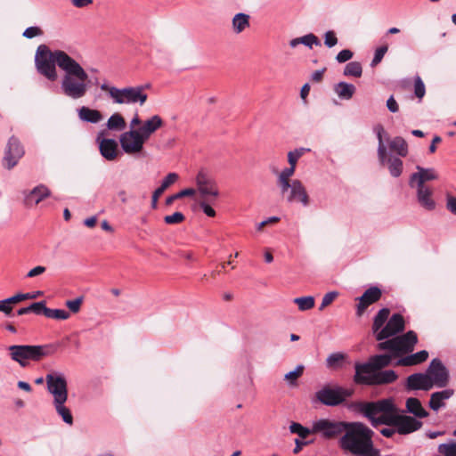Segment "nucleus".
Listing matches in <instances>:
<instances>
[{
	"label": "nucleus",
	"mask_w": 456,
	"mask_h": 456,
	"mask_svg": "<svg viewBox=\"0 0 456 456\" xmlns=\"http://www.w3.org/2000/svg\"><path fill=\"white\" fill-rule=\"evenodd\" d=\"M249 25V15L246 13L239 12L232 19V28L237 34L241 33Z\"/></svg>",
	"instance_id": "e433bc0d"
},
{
	"label": "nucleus",
	"mask_w": 456,
	"mask_h": 456,
	"mask_svg": "<svg viewBox=\"0 0 456 456\" xmlns=\"http://www.w3.org/2000/svg\"><path fill=\"white\" fill-rule=\"evenodd\" d=\"M354 370H355V373L354 375V382L356 385L370 387L375 370L371 367L370 362H362V363L355 362Z\"/></svg>",
	"instance_id": "a211bd4d"
},
{
	"label": "nucleus",
	"mask_w": 456,
	"mask_h": 456,
	"mask_svg": "<svg viewBox=\"0 0 456 456\" xmlns=\"http://www.w3.org/2000/svg\"><path fill=\"white\" fill-rule=\"evenodd\" d=\"M439 452L444 456H456V443L440 444Z\"/></svg>",
	"instance_id": "8fccbe9b"
},
{
	"label": "nucleus",
	"mask_w": 456,
	"mask_h": 456,
	"mask_svg": "<svg viewBox=\"0 0 456 456\" xmlns=\"http://www.w3.org/2000/svg\"><path fill=\"white\" fill-rule=\"evenodd\" d=\"M119 142L125 153L135 155L142 151L146 141L136 129H131L120 134Z\"/></svg>",
	"instance_id": "9d476101"
},
{
	"label": "nucleus",
	"mask_w": 456,
	"mask_h": 456,
	"mask_svg": "<svg viewBox=\"0 0 456 456\" xmlns=\"http://www.w3.org/2000/svg\"><path fill=\"white\" fill-rule=\"evenodd\" d=\"M325 71H326V68L314 71L311 76L312 81L315 82V83L322 82L323 79V75H324Z\"/></svg>",
	"instance_id": "774afa93"
},
{
	"label": "nucleus",
	"mask_w": 456,
	"mask_h": 456,
	"mask_svg": "<svg viewBox=\"0 0 456 456\" xmlns=\"http://www.w3.org/2000/svg\"><path fill=\"white\" fill-rule=\"evenodd\" d=\"M23 37L26 38H33L35 37L42 36L43 30L39 27L32 26L27 28L23 32Z\"/></svg>",
	"instance_id": "6e6d98bb"
},
{
	"label": "nucleus",
	"mask_w": 456,
	"mask_h": 456,
	"mask_svg": "<svg viewBox=\"0 0 456 456\" xmlns=\"http://www.w3.org/2000/svg\"><path fill=\"white\" fill-rule=\"evenodd\" d=\"M289 203H301L304 207L309 205V196L300 180L295 179L290 183L289 191L283 195Z\"/></svg>",
	"instance_id": "2eb2a0df"
},
{
	"label": "nucleus",
	"mask_w": 456,
	"mask_h": 456,
	"mask_svg": "<svg viewBox=\"0 0 456 456\" xmlns=\"http://www.w3.org/2000/svg\"><path fill=\"white\" fill-rule=\"evenodd\" d=\"M387 107L392 113H396L399 110V105L393 95H391L387 101Z\"/></svg>",
	"instance_id": "69168bd1"
},
{
	"label": "nucleus",
	"mask_w": 456,
	"mask_h": 456,
	"mask_svg": "<svg viewBox=\"0 0 456 456\" xmlns=\"http://www.w3.org/2000/svg\"><path fill=\"white\" fill-rule=\"evenodd\" d=\"M198 191L202 198L219 196V191L214 180L209 178L206 173L200 171L196 176Z\"/></svg>",
	"instance_id": "dca6fc26"
},
{
	"label": "nucleus",
	"mask_w": 456,
	"mask_h": 456,
	"mask_svg": "<svg viewBox=\"0 0 456 456\" xmlns=\"http://www.w3.org/2000/svg\"><path fill=\"white\" fill-rule=\"evenodd\" d=\"M24 154L25 150L20 140L14 135L11 136L4 149V154L2 159L3 167L7 170L12 169L18 165Z\"/></svg>",
	"instance_id": "1a4fd4ad"
},
{
	"label": "nucleus",
	"mask_w": 456,
	"mask_h": 456,
	"mask_svg": "<svg viewBox=\"0 0 456 456\" xmlns=\"http://www.w3.org/2000/svg\"><path fill=\"white\" fill-rule=\"evenodd\" d=\"M164 191H165L161 187L157 188L153 191L152 196H151V207L152 209H156L158 208V200H159V197L163 194Z\"/></svg>",
	"instance_id": "e2e57ef3"
},
{
	"label": "nucleus",
	"mask_w": 456,
	"mask_h": 456,
	"mask_svg": "<svg viewBox=\"0 0 456 456\" xmlns=\"http://www.w3.org/2000/svg\"><path fill=\"white\" fill-rule=\"evenodd\" d=\"M11 357L21 367H27L28 361L39 362L43 358L55 353L53 345H13L9 346Z\"/></svg>",
	"instance_id": "20e7f679"
},
{
	"label": "nucleus",
	"mask_w": 456,
	"mask_h": 456,
	"mask_svg": "<svg viewBox=\"0 0 456 456\" xmlns=\"http://www.w3.org/2000/svg\"><path fill=\"white\" fill-rule=\"evenodd\" d=\"M23 194L24 205L27 208H32L42 202L44 200L51 197L52 192L46 185L41 183L34 187L29 191H24Z\"/></svg>",
	"instance_id": "f3484780"
},
{
	"label": "nucleus",
	"mask_w": 456,
	"mask_h": 456,
	"mask_svg": "<svg viewBox=\"0 0 456 456\" xmlns=\"http://www.w3.org/2000/svg\"><path fill=\"white\" fill-rule=\"evenodd\" d=\"M397 379L398 375L393 370H377L373 375L370 387L391 384Z\"/></svg>",
	"instance_id": "a878e982"
},
{
	"label": "nucleus",
	"mask_w": 456,
	"mask_h": 456,
	"mask_svg": "<svg viewBox=\"0 0 456 456\" xmlns=\"http://www.w3.org/2000/svg\"><path fill=\"white\" fill-rule=\"evenodd\" d=\"M392 358H395L394 355H392L391 353L389 354H376L373 356H370L368 362L371 365V367L374 369L375 371L381 370L383 368L388 366L392 361Z\"/></svg>",
	"instance_id": "7c9ffc66"
},
{
	"label": "nucleus",
	"mask_w": 456,
	"mask_h": 456,
	"mask_svg": "<svg viewBox=\"0 0 456 456\" xmlns=\"http://www.w3.org/2000/svg\"><path fill=\"white\" fill-rule=\"evenodd\" d=\"M126 126V120L120 113L112 114L107 121V127L110 130L122 131Z\"/></svg>",
	"instance_id": "4c0bfd02"
},
{
	"label": "nucleus",
	"mask_w": 456,
	"mask_h": 456,
	"mask_svg": "<svg viewBox=\"0 0 456 456\" xmlns=\"http://www.w3.org/2000/svg\"><path fill=\"white\" fill-rule=\"evenodd\" d=\"M345 355L341 353H333L330 354L326 360V363L328 367H334L336 363L344 360Z\"/></svg>",
	"instance_id": "bf43d9fd"
},
{
	"label": "nucleus",
	"mask_w": 456,
	"mask_h": 456,
	"mask_svg": "<svg viewBox=\"0 0 456 456\" xmlns=\"http://www.w3.org/2000/svg\"><path fill=\"white\" fill-rule=\"evenodd\" d=\"M35 65L37 71L51 82L58 78L56 66L63 72L61 83L62 93L71 98L79 99L86 95L89 83L88 75L84 68L62 50L51 51L45 45H40L36 52Z\"/></svg>",
	"instance_id": "f257e3e1"
},
{
	"label": "nucleus",
	"mask_w": 456,
	"mask_h": 456,
	"mask_svg": "<svg viewBox=\"0 0 456 456\" xmlns=\"http://www.w3.org/2000/svg\"><path fill=\"white\" fill-rule=\"evenodd\" d=\"M417 343V334L413 330H409L403 335L395 336L390 339L379 342L378 349L388 351L395 357H401L403 354L411 353Z\"/></svg>",
	"instance_id": "423d86ee"
},
{
	"label": "nucleus",
	"mask_w": 456,
	"mask_h": 456,
	"mask_svg": "<svg viewBox=\"0 0 456 456\" xmlns=\"http://www.w3.org/2000/svg\"><path fill=\"white\" fill-rule=\"evenodd\" d=\"M446 208L453 215H456V197L452 195L446 196Z\"/></svg>",
	"instance_id": "0e129e2a"
},
{
	"label": "nucleus",
	"mask_w": 456,
	"mask_h": 456,
	"mask_svg": "<svg viewBox=\"0 0 456 456\" xmlns=\"http://www.w3.org/2000/svg\"><path fill=\"white\" fill-rule=\"evenodd\" d=\"M388 51V45H383L379 47H378L376 50H375V53H374V57L370 62V66L372 68L376 67L379 63L381 62L384 55L387 53V52Z\"/></svg>",
	"instance_id": "a18cd8bd"
},
{
	"label": "nucleus",
	"mask_w": 456,
	"mask_h": 456,
	"mask_svg": "<svg viewBox=\"0 0 456 456\" xmlns=\"http://www.w3.org/2000/svg\"><path fill=\"white\" fill-rule=\"evenodd\" d=\"M382 297V290L378 286H370L363 294L357 298L355 314L357 317L362 316L366 309L372 304L377 303Z\"/></svg>",
	"instance_id": "4468645a"
},
{
	"label": "nucleus",
	"mask_w": 456,
	"mask_h": 456,
	"mask_svg": "<svg viewBox=\"0 0 456 456\" xmlns=\"http://www.w3.org/2000/svg\"><path fill=\"white\" fill-rule=\"evenodd\" d=\"M351 391L342 387L329 386L323 387L315 393L316 399L326 406H338L341 404L346 397L351 396Z\"/></svg>",
	"instance_id": "6e6552de"
},
{
	"label": "nucleus",
	"mask_w": 456,
	"mask_h": 456,
	"mask_svg": "<svg viewBox=\"0 0 456 456\" xmlns=\"http://www.w3.org/2000/svg\"><path fill=\"white\" fill-rule=\"evenodd\" d=\"M209 203H214V201L211 199H209L208 197L204 198V200L200 202V207L202 209V211L204 212V214H206L209 217H214V216H216V213L215 209L210 206Z\"/></svg>",
	"instance_id": "49530a36"
},
{
	"label": "nucleus",
	"mask_w": 456,
	"mask_h": 456,
	"mask_svg": "<svg viewBox=\"0 0 456 456\" xmlns=\"http://www.w3.org/2000/svg\"><path fill=\"white\" fill-rule=\"evenodd\" d=\"M99 142V149L102 156L108 160H113L117 157L118 142L114 139H102L97 137Z\"/></svg>",
	"instance_id": "4be33fe9"
},
{
	"label": "nucleus",
	"mask_w": 456,
	"mask_h": 456,
	"mask_svg": "<svg viewBox=\"0 0 456 456\" xmlns=\"http://www.w3.org/2000/svg\"><path fill=\"white\" fill-rule=\"evenodd\" d=\"M374 432L362 422H347L339 447L356 456H381L373 445Z\"/></svg>",
	"instance_id": "7ed1b4c3"
},
{
	"label": "nucleus",
	"mask_w": 456,
	"mask_h": 456,
	"mask_svg": "<svg viewBox=\"0 0 456 456\" xmlns=\"http://www.w3.org/2000/svg\"><path fill=\"white\" fill-rule=\"evenodd\" d=\"M47 389L53 395V402L67 401L68 385L65 377L61 373H49L45 377Z\"/></svg>",
	"instance_id": "9b49d317"
},
{
	"label": "nucleus",
	"mask_w": 456,
	"mask_h": 456,
	"mask_svg": "<svg viewBox=\"0 0 456 456\" xmlns=\"http://www.w3.org/2000/svg\"><path fill=\"white\" fill-rule=\"evenodd\" d=\"M304 371V366L298 365L297 368L285 375V379L289 380L291 384H295L294 381L297 380Z\"/></svg>",
	"instance_id": "3c124183"
},
{
	"label": "nucleus",
	"mask_w": 456,
	"mask_h": 456,
	"mask_svg": "<svg viewBox=\"0 0 456 456\" xmlns=\"http://www.w3.org/2000/svg\"><path fill=\"white\" fill-rule=\"evenodd\" d=\"M289 431L292 434H297L299 439H305L310 434H314L312 428H305L298 422H292L289 425Z\"/></svg>",
	"instance_id": "79ce46f5"
},
{
	"label": "nucleus",
	"mask_w": 456,
	"mask_h": 456,
	"mask_svg": "<svg viewBox=\"0 0 456 456\" xmlns=\"http://www.w3.org/2000/svg\"><path fill=\"white\" fill-rule=\"evenodd\" d=\"M404 329L405 322L403 316L401 314H394L377 335V340L382 342L386 339H390L389 338L403 332Z\"/></svg>",
	"instance_id": "f8f14e48"
},
{
	"label": "nucleus",
	"mask_w": 456,
	"mask_h": 456,
	"mask_svg": "<svg viewBox=\"0 0 456 456\" xmlns=\"http://www.w3.org/2000/svg\"><path fill=\"white\" fill-rule=\"evenodd\" d=\"M66 401L61 400L53 402V404L57 413L62 418V420L69 425H72L73 417L69 409L64 405Z\"/></svg>",
	"instance_id": "58836bf2"
},
{
	"label": "nucleus",
	"mask_w": 456,
	"mask_h": 456,
	"mask_svg": "<svg viewBox=\"0 0 456 456\" xmlns=\"http://www.w3.org/2000/svg\"><path fill=\"white\" fill-rule=\"evenodd\" d=\"M294 303L297 305L300 311H306L314 306V298L312 296L296 297Z\"/></svg>",
	"instance_id": "c03bdc74"
},
{
	"label": "nucleus",
	"mask_w": 456,
	"mask_h": 456,
	"mask_svg": "<svg viewBox=\"0 0 456 456\" xmlns=\"http://www.w3.org/2000/svg\"><path fill=\"white\" fill-rule=\"evenodd\" d=\"M185 219L184 215L182 212H175L172 215L166 216L164 217V222L167 224H177L183 222Z\"/></svg>",
	"instance_id": "09e8293b"
},
{
	"label": "nucleus",
	"mask_w": 456,
	"mask_h": 456,
	"mask_svg": "<svg viewBox=\"0 0 456 456\" xmlns=\"http://www.w3.org/2000/svg\"><path fill=\"white\" fill-rule=\"evenodd\" d=\"M78 117L81 120L92 124L99 123L102 119L101 111L83 106L78 110Z\"/></svg>",
	"instance_id": "c85d7f7f"
},
{
	"label": "nucleus",
	"mask_w": 456,
	"mask_h": 456,
	"mask_svg": "<svg viewBox=\"0 0 456 456\" xmlns=\"http://www.w3.org/2000/svg\"><path fill=\"white\" fill-rule=\"evenodd\" d=\"M295 169V167L289 166V167L284 168L278 177L277 182L282 195L289 191L290 187L289 178L294 175Z\"/></svg>",
	"instance_id": "473e14b6"
},
{
	"label": "nucleus",
	"mask_w": 456,
	"mask_h": 456,
	"mask_svg": "<svg viewBox=\"0 0 456 456\" xmlns=\"http://www.w3.org/2000/svg\"><path fill=\"white\" fill-rule=\"evenodd\" d=\"M163 126V119L159 115H154L145 120L141 127L136 129L147 142L151 135Z\"/></svg>",
	"instance_id": "412c9836"
},
{
	"label": "nucleus",
	"mask_w": 456,
	"mask_h": 456,
	"mask_svg": "<svg viewBox=\"0 0 456 456\" xmlns=\"http://www.w3.org/2000/svg\"><path fill=\"white\" fill-rule=\"evenodd\" d=\"M45 302L39 301L32 303L30 305L27 306L28 314L34 313L35 314L40 315L43 314V309L45 308Z\"/></svg>",
	"instance_id": "4d7b16f0"
},
{
	"label": "nucleus",
	"mask_w": 456,
	"mask_h": 456,
	"mask_svg": "<svg viewBox=\"0 0 456 456\" xmlns=\"http://www.w3.org/2000/svg\"><path fill=\"white\" fill-rule=\"evenodd\" d=\"M178 178L179 175L176 173H169L164 177L159 187L166 191L169 186L175 183Z\"/></svg>",
	"instance_id": "603ef678"
},
{
	"label": "nucleus",
	"mask_w": 456,
	"mask_h": 456,
	"mask_svg": "<svg viewBox=\"0 0 456 456\" xmlns=\"http://www.w3.org/2000/svg\"><path fill=\"white\" fill-rule=\"evenodd\" d=\"M43 314L51 319L55 320H67L69 317V313L63 309H51L45 305Z\"/></svg>",
	"instance_id": "ea45409f"
},
{
	"label": "nucleus",
	"mask_w": 456,
	"mask_h": 456,
	"mask_svg": "<svg viewBox=\"0 0 456 456\" xmlns=\"http://www.w3.org/2000/svg\"><path fill=\"white\" fill-rule=\"evenodd\" d=\"M83 298L80 297L74 300H68L66 305L72 313H77L80 310Z\"/></svg>",
	"instance_id": "052dcab7"
},
{
	"label": "nucleus",
	"mask_w": 456,
	"mask_h": 456,
	"mask_svg": "<svg viewBox=\"0 0 456 456\" xmlns=\"http://www.w3.org/2000/svg\"><path fill=\"white\" fill-rule=\"evenodd\" d=\"M338 44V37L333 30H329L324 35V45L331 48Z\"/></svg>",
	"instance_id": "5fc2aeb1"
},
{
	"label": "nucleus",
	"mask_w": 456,
	"mask_h": 456,
	"mask_svg": "<svg viewBox=\"0 0 456 456\" xmlns=\"http://www.w3.org/2000/svg\"><path fill=\"white\" fill-rule=\"evenodd\" d=\"M354 53L349 49H344L340 51L337 56L336 60L339 63H344L353 58Z\"/></svg>",
	"instance_id": "13d9d810"
},
{
	"label": "nucleus",
	"mask_w": 456,
	"mask_h": 456,
	"mask_svg": "<svg viewBox=\"0 0 456 456\" xmlns=\"http://www.w3.org/2000/svg\"><path fill=\"white\" fill-rule=\"evenodd\" d=\"M428 358V352L427 350H421L415 354L401 357L396 362L397 366H414L426 362Z\"/></svg>",
	"instance_id": "b1692460"
},
{
	"label": "nucleus",
	"mask_w": 456,
	"mask_h": 456,
	"mask_svg": "<svg viewBox=\"0 0 456 456\" xmlns=\"http://www.w3.org/2000/svg\"><path fill=\"white\" fill-rule=\"evenodd\" d=\"M0 312L4 313L6 316H12V306L8 299L0 300Z\"/></svg>",
	"instance_id": "680f3d73"
},
{
	"label": "nucleus",
	"mask_w": 456,
	"mask_h": 456,
	"mask_svg": "<svg viewBox=\"0 0 456 456\" xmlns=\"http://www.w3.org/2000/svg\"><path fill=\"white\" fill-rule=\"evenodd\" d=\"M344 76L360 77L362 74V64L358 61L348 62L343 71Z\"/></svg>",
	"instance_id": "a19ab883"
},
{
	"label": "nucleus",
	"mask_w": 456,
	"mask_h": 456,
	"mask_svg": "<svg viewBox=\"0 0 456 456\" xmlns=\"http://www.w3.org/2000/svg\"><path fill=\"white\" fill-rule=\"evenodd\" d=\"M300 44H303L305 46L312 48L313 45H321V41L318 38V37H316L313 33H310V34L305 35L301 37L294 38V39L290 40V42H289V45L292 48H295L296 46H297Z\"/></svg>",
	"instance_id": "72a5a7b5"
},
{
	"label": "nucleus",
	"mask_w": 456,
	"mask_h": 456,
	"mask_svg": "<svg viewBox=\"0 0 456 456\" xmlns=\"http://www.w3.org/2000/svg\"><path fill=\"white\" fill-rule=\"evenodd\" d=\"M356 91L353 84L339 82L334 86V92L341 100H350Z\"/></svg>",
	"instance_id": "2f4dec72"
},
{
	"label": "nucleus",
	"mask_w": 456,
	"mask_h": 456,
	"mask_svg": "<svg viewBox=\"0 0 456 456\" xmlns=\"http://www.w3.org/2000/svg\"><path fill=\"white\" fill-rule=\"evenodd\" d=\"M432 190L428 186H417V200L419 205L427 210H434L436 202L432 199Z\"/></svg>",
	"instance_id": "5701e85b"
},
{
	"label": "nucleus",
	"mask_w": 456,
	"mask_h": 456,
	"mask_svg": "<svg viewBox=\"0 0 456 456\" xmlns=\"http://www.w3.org/2000/svg\"><path fill=\"white\" fill-rule=\"evenodd\" d=\"M418 172L413 173L410 176L409 184L411 187H414V183L417 186H426L425 183L437 179V175L433 168H424L420 166H417Z\"/></svg>",
	"instance_id": "aec40b11"
},
{
	"label": "nucleus",
	"mask_w": 456,
	"mask_h": 456,
	"mask_svg": "<svg viewBox=\"0 0 456 456\" xmlns=\"http://www.w3.org/2000/svg\"><path fill=\"white\" fill-rule=\"evenodd\" d=\"M406 411L413 414L415 417L423 419L428 416V412L422 407L420 401L415 397H410L406 400Z\"/></svg>",
	"instance_id": "cd10ccee"
},
{
	"label": "nucleus",
	"mask_w": 456,
	"mask_h": 456,
	"mask_svg": "<svg viewBox=\"0 0 456 456\" xmlns=\"http://www.w3.org/2000/svg\"><path fill=\"white\" fill-rule=\"evenodd\" d=\"M195 192H196V191L193 188L183 189V190L178 191L177 193L168 196L166 199L165 203L167 206H170L174 203L175 200L182 199L183 197L193 196L195 194Z\"/></svg>",
	"instance_id": "37998d69"
},
{
	"label": "nucleus",
	"mask_w": 456,
	"mask_h": 456,
	"mask_svg": "<svg viewBox=\"0 0 456 456\" xmlns=\"http://www.w3.org/2000/svg\"><path fill=\"white\" fill-rule=\"evenodd\" d=\"M389 147L400 157H406L408 155V144L406 141L401 136H396L391 140L389 142Z\"/></svg>",
	"instance_id": "f704fd0d"
},
{
	"label": "nucleus",
	"mask_w": 456,
	"mask_h": 456,
	"mask_svg": "<svg viewBox=\"0 0 456 456\" xmlns=\"http://www.w3.org/2000/svg\"><path fill=\"white\" fill-rule=\"evenodd\" d=\"M338 296V293L337 291H330V292L326 293L322 297V300L319 309L321 311L323 310L326 306L330 305L336 299V297Z\"/></svg>",
	"instance_id": "864d4df0"
},
{
	"label": "nucleus",
	"mask_w": 456,
	"mask_h": 456,
	"mask_svg": "<svg viewBox=\"0 0 456 456\" xmlns=\"http://www.w3.org/2000/svg\"><path fill=\"white\" fill-rule=\"evenodd\" d=\"M312 443H313V441H303V440H301L299 438H296L295 439L296 446L293 449V453H295V454L299 453L302 451L304 446L308 445V444H310Z\"/></svg>",
	"instance_id": "338daca9"
},
{
	"label": "nucleus",
	"mask_w": 456,
	"mask_h": 456,
	"mask_svg": "<svg viewBox=\"0 0 456 456\" xmlns=\"http://www.w3.org/2000/svg\"><path fill=\"white\" fill-rule=\"evenodd\" d=\"M427 374L433 380V387H444L449 382V371L442 361L438 358H435L431 361Z\"/></svg>",
	"instance_id": "ddd939ff"
},
{
	"label": "nucleus",
	"mask_w": 456,
	"mask_h": 456,
	"mask_svg": "<svg viewBox=\"0 0 456 456\" xmlns=\"http://www.w3.org/2000/svg\"><path fill=\"white\" fill-rule=\"evenodd\" d=\"M414 94L419 99H422L426 94L425 85L419 76L414 80Z\"/></svg>",
	"instance_id": "de8ad7c7"
},
{
	"label": "nucleus",
	"mask_w": 456,
	"mask_h": 456,
	"mask_svg": "<svg viewBox=\"0 0 456 456\" xmlns=\"http://www.w3.org/2000/svg\"><path fill=\"white\" fill-rule=\"evenodd\" d=\"M453 394L454 390L451 388L433 393L428 403L429 407L433 411H438L440 408L444 406V400L451 398Z\"/></svg>",
	"instance_id": "393cba45"
},
{
	"label": "nucleus",
	"mask_w": 456,
	"mask_h": 456,
	"mask_svg": "<svg viewBox=\"0 0 456 456\" xmlns=\"http://www.w3.org/2000/svg\"><path fill=\"white\" fill-rule=\"evenodd\" d=\"M374 132L376 133V135H377V138H378V141H379L378 158H379V163L382 166H384L386 159H387V148H386V146L384 144V141H383V135L386 134L385 133V129H384L382 125L378 124L374 127Z\"/></svg>",
	"instance_id": "c756f323"
},
{
	"label": "nucleus",
	"mask_w": 456,
	"mask_h": 456,
	"mask_svg": "<svg viewBox=\"0 0 456 456\" xmlns=\"http://www.w3.org/2000/svg\"><path fill=\"white\" fill-rule=\"evenodd\" d=\"M346 425V421L320 419L313 422L312 431L314 434H320L322 438L330 440L344 434Z\"/></svg>",
	"instance_id": "0eeeda50"
},
{
	"label": "nucleus",
	"mask_w": 456,
	"mask_h": 456,
	"mask_svg": "<svg viewBox=\"0 0 456 456\" xmlns=\"http://www.w3.org/2000/svg\"><path fill=\"white\" fill-rule=\"evenodd\" d=\"M100 87L102 91L108 93L113 103L116 104L139 103L142 106L148 99L147 94L144 93V86H127L124 88H118L103 83Z\"/></svg>",
	"instance_id": "39448f33"
},
{
	"label": "nucleus",
	"mask_w": 456,
	"mask_h": 456,
	"mask_svg": "<svg viewBox=\"0 0 456 456\" xmlns=\"http://www.w3.org/2000/svg\"><path fill=\"white\" fill-rule=\"evenodd\" d=\"M353 408L367 418L372 427H394L399 435L413 433L422 427V422L414 417L399 414L398 408L391 397L372 402H355Z\"/></svg>",
	"instance_id": "f03ea898"
},
{
	"label": "nucleus",
	"mask_w": 456,
	"mask_h": 456,
	"mask_svg": "<svg viewBox=\"0 0 456 456\" xmlns=\"http://www.w3.org/2000/svg\"><path fill=\"white\" fill-rule=\"evenodd\" d=\"M387 164L390 175L393 177H399L403 173V163L398 157H389L386 159L385 164Z\"/></svg>",
	"instance_id": "c9c22d12"
},
{
	"label": "nucleus",
	"mask_w": 456,
	"mask_h": 456,
	"mask_svg": "<svg viewBox=\"0 0 456 456\" xmlns=\"http://www.w3.org/2000/svg\"><path fill=\"white\" fill-rule=\"evenodd\" d=\"M390 314V310L387 307H383L373 318V322L371 326L372 333L375 336V338L377 339V335L379 332L382 330V328L386 325L385 323L387 322L388 317Z\"/></svg>",
	"instance_id": "bb28decb"
},
{
	"label": "nucleus",
	"mask_w": 456,
	"mask_h": 456,
	"mask_svg": "<svg viewBox=\"0 0 456 456\" xmlns=\"http://www.w3.org/2000/svg\"><path fill=\"white\" fill-rule=\"evenodd\" d=\"M407 390L428 391L433 387V380L427 373H413L406 379Z\"/></svg>",
	"instance_id": "6ab92c4d"
}]
</instances>
